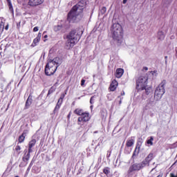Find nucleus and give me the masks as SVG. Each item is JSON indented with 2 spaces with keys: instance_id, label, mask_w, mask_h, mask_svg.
I'll return each instance as SVG.
<instances>
[{
  "instance_id": "obj_28",
  "label": "nucleus",
  "mask_w": 177,
  "mask_h": 177,
  "mask_svg": "<svg viewBox=\"0 0 177 177\" xmlns=\"http://www.w3.org/2000/svg\"><path fill=\"white\" fill-rule=\"evenodd\" d=\"M142 143H143V139L138 138V141L137 142V147H140V146H142Z\"/></svg>"
},
{
  "instance_id": "obj_7",
  "label": "nucleus",
  "mask_w": 177,
  "mask_h": 177,
  "mask_svg": "<svg viewBox=\"0 0 177 177\" xmlns=\"http://www.w3.org/2000/svg\"><path fill=\"white\" fill-rule=\"evenodd\" d=\"M147 161H142L140 163H134L130 166L128 170V174L133 175V172H135V171H140V169H142V168H145V167H147Z\"/></svg>"
},
{
  "instance_id": "obj_48",
  "label": "nucleus",
  "mask_w": 177,
  "mask_h": 177,
  "mask_svg": "<svg viewBox=\"0 0 177 177\" xmlns=\"http://www.w3.org/2000/svg\"><path fill=\"white\" fill-rule=\"evenodd\" d=\"M145 70H148V68H145Z\"/></svg>"
},
{
  "instance_id": "obj_41",
  "label": "nucleus",
  "mask_w": 177,
  "mask_h": 177,
  "mask_svg": "<svg viewBox=\"0 0 177 177\" xmlns=\"http://www.w3.org/2000/svg\"><path fill=\"white\" fill-rule=\"evenodd\" d=\"M121 95H122V96H124V95H125V92L122 91V92L121 93Z\"/></svg>"
},
{
  "instance_id": "obj_19",
  "label": "nucleus",
  "mask_w": 177,
  "mask_h": 177,
  "mask_svg": "<svg viewBox=\"0 0 177 177\" xmlns=\"http://www.w3.org/2000/svg\"><path fill=\"white\" fill-rule=\"evenodd\" d=\"M8 2V6L9 8L10 12L13 15L15 11L13 10V6L12 5V1L10 0H6Z\"/></svg>"
},
{
  "instance_id": "obj_39",
  "label": "nucleus",
  "mask_w": 177,
  "mask_h": 177,
  "mask_svg": "<svg viewBox=\"0 0 177 177\" xmlns=\"http://www.w3.org/2000/svg\"><path fill=\"white\" fill-rule=\"evenodd\" d=\"M127 2H128V0H123L122 3L125 4Z\"/></svg>"
},
{
  "instance_id": "obj_33",
  "label": "nucleus",
  "mask_w": 177,
  "mask_h": 177,
  "mask_svg": "<svg viewBox=\"0 0 177 177\" xmlns=\"http://www.w3.org/2000/svg\"><path fill=\"white\" fill-rule=\"evenodd\" d=\"M15 150L17 151H20V150H21V148L20 147V146L17 145L16 147H15Z\"/></svg>"
},
{
  "instance_id": "obj_15",
  "label": "nucleus",
  "mask_w": 177,
  "mask_h": 177,
  "mask_svg": "<svg viewBox=\"0 0 177 177\" xmlns=\"http://www.w3.org/2000/svg\"><path fill=\"white\" fill-rule=\"evenodd\" d=\"M32 103V96L30 95L26 100L25 109H29V107L31 106Z\"/></svg>"
},
{
  "instance_id": "obj_24",
  "label": "nucleus",
  "mask_w": 177,
  "mask_h": 177,
  "mask_svg": "<svg viewBox=\"0 0 177 177\" xmlns=\"http://www.w3.org/2000/svg\"><path fill=\"white\" fill-rule=\"evenodd\" d=\"M24 139H26V136H24V133H22L19 138V142L23 143V142H24Z\"/></svg>"
},
{
  "instance_id": "obj_40",
  "label": "nucleus",
  "mask_w": 177,
  "mask_h": 177,
  "mask_svg": "<svg viewBox=\"0 0 177 177\" xmlns=\"http://www.w3.org/2000/svg\"><path fill=\"white\" fill-rule=\"evenodd\" d=\"M93 100V97H91V100H90V103L92 104Z\"/></svg>"
},
{
  "instance_id": "obj_38",
  "label": "nucleus",
  "mask_w": 177,
  "mask_h": 177,
  "mask_svg": "<svg viewBox=\"0 0 177 177\" xmlns=\"http://www.w3.org/2000/svg\"><path fill=\"white\" fill-rule=\"evenodd\" d=\"M5 30H6V31H8V30H9V24H7L5 27Z\"/></svg>"
},
{
  "instance_id": "obj_42",
  "label": "nucleus",
  "mask_w": 177,
  "mask_h": 177,
  "mask_svg": "<svg viewBox=\"0 0 177 177\" xmlns=\"http://www.w3.org/2000/svg\"><path fill=\"white\" fill-rule=\"evenodd\" d=\"M29 167H30V168L32 167V162L30 163Z\"/></svg>"
},
{
  "instance_id": "obj_22",
  "label": "nucleus",
  "mask_w": 177,
  "mask_h": 177,
  "mask_svg": "<svg viewBox=\"0 0 177 177\" xmlns=\"http://www.w3.org/2000/svg\"><path fill=\"white\" fill-rule=\"evenodd\" d=\"M74 113L75 114H77V115H82L84 112L82 109H76L75 111H74Z\"/></svg>"
},
{
  "instance_id": "obj_47",
  "label": "nucleus",
  "mask_w": 177,
  "mask_h": 177,
  "mask_svg": "<svg viewBox=\"0 0 177 177\" xmlns=\"http://www.w3.org/2000/svg\"><path fill=\"white\" fill-rule=\"evenodd\" d=\"M121 103H122V101L120 100V104H121Z\"/></svg>"
},
{
  "instance_id": "obj_4",
  "label": "nucleus",
  "mask_w": 177,
  "mask_h": 177,
  "mask_svg": "<svg viewBox=\"0 0 177 177\" xmlns=\"http://www.w3.org/2000/svg\"><path fill=\"white\" fill-rule=\"evenodd\" d=\"M67 39L66 43V49H71V48H73L81 39V35L76 30H73L67 36Z\"/></svg>"
},
{
  "instance_id": "obj_34",
  "label": "nucleus",
  "mask_w": 177,
  "mask_h": 177,
  "mask_svg": "<svg viewBox=\"0 0 177 177\" xmlns=\"http://www.w3.org/2000/svg\"><path fill=\"white\" fill-rule=\"evenodd\" d=\"M85 80L82 79L81 80V86H84V85H85Z\"/></svg>"
},
{
  "instance_id": "obj_27",
  "label": "nucleus",
  "mask_w": 177,
  "mask_h": 177,
  "mask_svg": "<svg viewBox=\"0 0 177 177\" xmlns=\"http://www.w3.org/2000/svg\"><path fill=\"white\" fill-rule=\"evenodd\" d=\"M63 28V26L62 25H58L57 26L54 27V31H60V30H62V28Z\"/></svg>"
},
{
  "instance_id": "obj_37",
  "label": "nucleus",
  "mask_w": 177,
  "mask_h": 177,
  "mask_svg": "<svg viewBox=\"0 0 177 177\" xmlns=\"http://www.w3.org/2000/svg\"><path fill=\"white\" fill-rule=\"evenodd\" d=\"M32 148H30V147H28V153H29V154H30V153H32Z\"/></svg>"
},
{
  "instance_id": "obj_44",
  "label": "nucleus",
  "mask_w": 177,
  "mask_h": 177,
  "mask_svg": "<svg viewBox=\"0 0 177 177\" xmlns=\"http://www.w3.org/2000/svg\"><path fill=\"white\" fill-rule=\"evenodd\" d=\"M30 169H31V167L29 166L27 169V171H30Z\"/></svg>"
},
{
  "instance_id": "obj_20",
  "label": "nucleus",
  "mask_w": 177,
  "mask_h": 177,
  "mask_svg": "<svg viewBox=\"0 0 177 177\" xmlns=\"http://www.w3.org/2000/svg\"><path fill=\"white\" fill-rule=\"evenodd\" d=\"M153 160V153H149L148 156L145 158V160L147 162V165H149V163Z\"/></svg>"
},
{
  "instance_id": "obj_11",
  "label": "nucleus",
  "mask_w": 177,
  "mask_h": 177,
  "mask_svg": "<svg viewBox=\"0 0 177 177\" xmlns=\"http://www.w3.org/2000/svg\"><path fill=\"white\" fill-rule=\"evenodd\" d=\"M44 3V0H29V6H38V5H41Z\"/></svg>"
},
{
  "instance_id": "obj_13",
  "label": "nucleus",
  "mask_w": 177,
  "mask_h": 177,
  "mask_svg": "<svg viewBox=\"0 0 177 177\" xmlns=\"http://www.w3.org/2000/svg\"><path fill=\"white\" fill-rule=\"evenodd\" d=\"M41 37H42V33L39 32L35 39L33 40V43L32 44V46H37L38 42L41 41Z\"/></svg>"
},
{
  "instance_id": "obj_9",
  "label": "nucleus",
  "mask_w": 177,
  "mask_h": 177,
  "mask_svg": "<svg viewBox=\"0 0 177 177\" xmlns=\"http://www.w3.org/2000/svg\"><path fill=\"white\" fill-rule=\"evenodd\" d=\"M133 145H135V138L133 137H131L127 140L124 150L127 154H129V153L132 151L131 147L133 146Z\"/></svg>"
},
{
  "instance_id": "obj_29",
  "label": "nucleus",
  "mask_w": 177,
  "mask_h": 177,
  "mask_svg": "<svg viewBox=\"0 0 177 177\" xmlns=\"http://www.w3.org/2000/svg\"><path fill=\"white\" fill-rule=\"evenodd\" d=\"M145 89L147 95H149L150 92H151V87H149L147 88H145Z\"/></svg>"
},
{
  "instance_id": "obj_8",
  "label": "nucleus",
  "mask_w": 177,
  "mask_h": 177,
  "mask_svg": "<svg viewBox=\"0 0 177 177\" xmlns=\"http://www.w3.org/2000/svg\"><path fill=\"white\" fill-rule=\"evenodd\" d=\"M147 85V77L140 76L136 81V88L139 91H145Z\"/></svg>"
},
{
  "instance_id": "obj_12",
  "label": "nucleus",
  "mask_w": 177,
  "mask_h": 177,
  "mask_svg": "<svg viewBox=\"0 0 177 177\" xmlns=\"http://www.w3.org/2000/svg\"><path fill=\"white\" fill-rule=\"evenodd\" d=\"M118 86V82L117 80H113L110 85L109 89L111 91V92H114L117 89V87Z\"/></svg>"
},
{
  "instance_id": "obj_43",
  "label": "nucleus",
  "mask_w": 177,
  "mask_h": 177,
  "mask_svg": "<svg viewBox=\"0 0 177 177\" xmlns=\"http://www.w3.org/2000/svg\"><path fill=\"white\" fill-rule=\"evenodd\" d=\"M97 146H100V142H99V143L97 144V145L96 146L95 149H97Z\"/></svg>"
},
{
  "instance_id": "obj_23",
  "label": "nucleus",
  "mask_w": 177,
  "mask_h": 177,
  "mask_svg": "<svg viewBox=\"0 0 177 177\" xmlns=\"http://www.w3.org/2000/svg\"><path fill=\"white\" fill-rule=\"evenodd\" d=\"M35 143H37V140L35 139L32 140L30 142H29V146L28 147L32 148L35 146Z\"/></svg>"
},
{
  "instance_id": "obj_49",
  "label": "nucleus",
  "mask_w": 177,
  "mask_h": 177,
  "mask_svg": "<svg viewBox=\"0 0 177 177\" xmlns=\"http://www.w3.org/2000/svg\"><path fill=\"white\" fill-rule=\"evenodd\" d=\"M15 177H19V176H16Z\"/></svg>"
},
{
  "instance_id": "obj_16",
  "label": "nucleus",
  "mask_w": 177,
  "mask_h": 177,
  "mask_svg": "<svg viewBox=\"0 0 177 177\" xmlns=\"http://www.w3.org/2000/svg\"><path fill=\"white\" fill-rule=\"evenodd\" d=\"M124 75V69L122 68H118L115 73V77L116 78H121Z\"/></svg>"
},
{
  "instance_id": "obj_18",
  "label": "nucleus",
  "mask_w": 177,
  "mask_h": 177,
  "mask_svg": "<svg viewBox=\"0 0 177 177\" xmlns=\"http://www.w3.org/2000/svg\"><path fill=\"white\" fill-rule=\"evenodd\" d=\"M164 38H165V34H164V32L159 30L158 32V39L162 41Z\"/></svg>"
},
{
  "instance_id": "obj_5",
  "label": "nucleus",
  "mask_w": 177,
  "mask_h": 177,
  "mask_svg": "<svg viewBox=\"0 0 177 177\" xmlns=\"http://www.w3.org/2000/svg\"><path fill=\"white\" fill-rule=\"evenodd\" d=\"M165 84H167V81H162V82L159 84V86L156 88L155 91L154 99L157 102H158V100H160L164 93H165Z\"/></svg>"
},
{
  "instance_id": "obj_30",
  "label": "nucleus",
  "mask_w": 177,
  "mask_h": 177,
  "mask_svg": "<svg viewBox=\"0 0 177 177\" xmlns=\"http://www.w3.org/2000/svg\"><path fill=\"white\" fill-rule=\"evenodd\" d=\"M55 91V89H53V87H51L49 91H48V95L47 96H49V95H52V93Z\"/></svg>"
},
{
  "instance_id": "obj_25",
  "label": "nucleus",
  "mask_w": 177,
  "mask_h": 177,
  "mask_svg": "<svg viewBox=\"0 0 177 177\" xmlns=\"http://www.w3.org/2000/svg\"><path fill=\"white\" fill-rule=\"evenodd\" d=\"M153 140H154V138H153V136H151L150 139L147 140V145H150L151 146H153Z\"/></svg>"
},
{
  "instance_id": "obj_32",
  "label": "nucleus",
  "mask_w": 177,
  "mask_h": 177,
  "mask_svg": "<svg viewBox=\"0 0 177 177\" xmlns=\"http://www.w3.org/2000/svg\"><path fill=\"white\" fill-rule=\"evenodd\" d=\"M138 154H139V151H136V149H135V151H134V152H133V156H132L133 158L135 156H138Z\"/></svg>"
},
{
  "instance_id": "obj_10",
  "label": "nucleus",
  "mask_w": 177,
  "mask_h": 177,
  "mask_svg": "<svg viewBox=\"0 0 177 177\" xmlns=\"http://www.w3.org/2000/svg\"><path fill=\"white\" fill-rule=\"evenodd\" d=\"M91 120L89 113L85 112L83 115L78 118V122H88Z\"/></svg>"
},
{
  "instance_id": "obj_2",
  "label": "nucleus",
  "mask_w": 177,
  "mask_h": 177,
  "mask_svg": "<svg viewBox=\"0 0 177 177\" xmlns=\"http://www.w3.org/2000/svg\"><path fill=\"white\" fill-rule=\"evenodd\" d=\"M111 31L112 34V38L118 45H121L122 44V26L118 23L113 24L111 28Z\"/></svg>"
},
{
  "instance_id": "obj_21",
  "label": "nucleus",
  "mask_w": 177,
  "mask_h": 177,
  "mask_svg": "<svg viewBox=\"0 0 177 177\" xmlns=\"http://www.w3.org/2000/svg\"><path fill=\"white\" fill-rule=\"evenodd\" d=\"M3 30H5V23L1 21L0 23V39L1 37H2V33L3 32Z\"/></svg>"
},
{
  "instance_id": "obj_1",
  "label": "nucleus",
  "mask_w": 177,
  "mask_h": 177,
  "mask_svg": "<svg viewBox=\"0 0 177 177\" xmlns=\"http://www.w3.org/2000/svg\"><path fill=\"white\" fill-rule=\"evenodd\" d=\"M85 5H86V3L84 0H81L73 7L68 14L67 19L69 23H75V21L80 20V18L82 17L81 13L85 8Z\"/></svg>"
},
{
  "instance_id": "obj_36",
  "label": "nucleus",
  "mask_w": 177,
  "mask_h": 177,
  "mask_svg": "<svg viewBox=\"0 0 177 177\" xmlns=\"http://www.w3.org/2000/svg\"><path fill=\"white\" fill-rule=\"evenodd\" d=\"M110 156H111V151L109 150L108 151V153L106 154V157H110Z\"/></svg>"
},
{
  "instance_id": "obj_6",
  "label": "nucleus",
  "mask_w": 177,
  "mask_h": 177,
  "mask_svg": "<svg viewBox=\"0 0 177 177\" xmlns=\"http://www.w3.org/2000/svg\"><path fill=\"white\" fill-rule=\"evenodd\" d=\"M144 111L147 113L148 115L154 117L157 113V106L154 102H149L147 104V106L144 107Z\"/></svg>"
},
{
  "instance_id": "obj_26",
  "label": "nucleus",
  "mask_w": 177,
  "mask_h": 177,
  "mask_svg": "<svg viewBox=\"0 0 177 177\" xmlns=\"http://www.w3.org/2000/svg\"><path fill=\"white\" fill-rule=\"evenodd\" d=\"M28 160H30V153H28L23 158V161H24V162H26V161H28Z\"/></svg>"
},
{
  "instance_id": "obj_46",
  "label": "nucleus",
  "mask_w": 177,
  "mask_h": 177,
  "mask_svg": "<svg viewBox=\"0 0 177 177\" xmlns=\"http://www.w3.org/2000/svg\"><path fill=\"white\" fill-rule=\"evenodd\" d=\"M157 177H162L160 175H158Z\"/></svg>"
},
{
  "instance_id": "obj_3",
  "label": "nucleus",
  "mask_w": 177,
  "mask_h": 177,
  "mask_svg": "<svg viewBox=\"0 0 177 177\" xmlns=\"http://www.w3.org/2000/svg\"><path fill=\"white\" fill-rule=\"evenodd\" d=\"M59 66H60V58L55 57L53 59H48L45 68L46 75H53Z\"/></svg>"
},
{
  "instance_id": "obj_45",
  "label": "nucleus",
  "mask_w": 177,
  "mask_h": 177,
  "mask_svg": "<svg viewBox=\"0 0 177 177\" xmlns=\"http://www.w3.org/2000/svg\"><path fill=\"white\" fill-rule=\"evenodd\" d=\"M44 38H48V35H46L44 36Z\"/></svg>"
},
{
  "instance_id": "obj_14",
  "label": "nucleus",
  "mask_w": 177,
  "mask_h": 177,
  "mask_svg": "<svg viewBox=\"0 0 177 177\" xmlns=\"http://www.w3.org/2000/svg\"><path fill=\"white\" fill-rule=\"evenodd\" d=\"M63 97H64V95H63V97H60V98L59 99L57 105L55 106V108L54 109V113L59 111V109H60V106H62V103H63Z\"/></svg>"
},
{
  "instance_id": "obj_35",
  "label": "nucleus",
  "mask_w": 177,
  "mask_h": 177,
  "mask_svg": "<svg viewBox=\"0 0 177 177\" xmlns=\"http://www.w3.org/2000/svg\"><path fill=\"white\" fill-rule=\"evenodd\" d=\"M38 30H39V28H38V26H35V27L33 28V32H37V31H38Z\"/></svg>"
},
{
  "instance_id": "obj_31",
  "label": "nucleus",
  "mask_w": 177,
  "mask_h": 177,
  "mask_svg": "<svg viewBox=\"0 0 177 177\" xmlns=\"http://www.w3.org/2000/svg\"><path fill=\"white\" fill-rule=\"evenodd\" d=\"M107 10V9L106 8V7H102L101 9V13H102V15H104V12Z\"/></svg>"
},
{
  "instance_id": "obj_17",
  "label": "nucleus",
  "mask_w": 177,
  "mask_h": 177,
  "mask_svg": "<svg viewBox=\"0 0 177 177\" xmlns=\"http://www.w3.org/2000/svg\"><path fill=\"white\" fill-rule=\"evenodd\" d=\"M110 167H104L103 169V172L105 174V175L107 176V177H111V171H110Z\"/></svg>"
}]
</instances>
